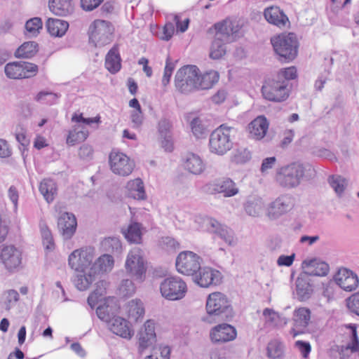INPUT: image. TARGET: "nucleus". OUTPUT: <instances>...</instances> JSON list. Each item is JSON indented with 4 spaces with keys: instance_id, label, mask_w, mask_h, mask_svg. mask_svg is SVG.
<instances>
[{
    "instance_id": "obj_8",
    "label": "nucleus",
    "mask_w": 359,
    "mask_h": 359,
    "mask_svg": "<svg viewBox=\"0 0 359 359\" xmlns=\"http://www.w3.org/2000/svg\"><path fill=\"white\" fill-rule=\"evenodd\" d=\"M160 292L165 299L177 301L183 299L187 292L185 281L179 276H170L165 278L160 284Z\"/></svg>"
},
{
    "instance_id": "obj_49",
    "label": "nucleus",
    "mask_w": 359,
    "mask_h": 359,
    "mask_svg": "<svg viewBox=\"0 0 359 359\" xmlns=\"http://www.w3.org/2000/svg\"><path fill=\"white\" fill-rule=\"evenodd\" d=\"M42 27L43 23L40 18L35 17L31 18L25 23L26 34L29 37L36 36Z\"/></svg>"
},
{
    "instance_id": "obj_61",
    "label": "nucleus",
    "mask_w": 359,
    "mask_h": 359,
    "mask_svg": "<svg viewBox=\"0 0 359 359\" xmlns=\"http://www.w3.org/2000/svg\"><path fill=\"white\" fill-rule=\"evenodd\" d=\"M276 162V158L274 156L268 157L263 159L260 171L262 174H266L269 170H271L273 168Z\"/></svg>"
},
{
    "instance_id": "obj_28",
    "label": "nucleus",
    "mask_w": 359,
    "mask_h": 359,
    "mask_svg": "<svg viewBox=\"0 0 359 359\" xmlns=\"http://www.w3.org/2000/svg\"><path fill=\"white\" fill-rule=\"evenodd\" d=\"M127 196L135 200H144L147 198L144 183L140 178L128 182L126 187Z\"/></svg>"
},
{
    "instance_id": "obj_5",
    "label": "nucleus",
    "mask_w": 359,
    "mask_h": 359,
    "mask_svg": "<svg viewBox=\"0 0 359 359\" xmlns=\"http://www.w3.org/2000/svg\"><path fill=\"white\" fill-rule=\"evenodd\" d=\"M124 267L128 276L138 283L144 282L147 269L144 252L139 248L130 250L127 255Z\"/></svg>"
},
{
    "instance_id": "obj_17",
    "label": "nucleus",
    "mask_w": 359,
    "mask_h": 359,
    "mask_svg": "<svg viewBox=\"0 0 359 359\" xmlns=\"http://www.w3.org/2000/svg\"><path fill=\"white\" fill-rule=\"evenodd\" d=\"M57 227L64 240L71 239L74 235L77 227L76 217L72 213H62L58 218Z\"/></svg>"
},
{
    "instance_id": "obj_13",
    "label": "nucleus",
    "mask_w": 359,
    "mask_h": 359,
    "mask_svg": "<svg viewBox=\"0 0 359 359\" xmlns=\"http://www.w3.org/2000/svg\"><path fill=\"white\" fill-rule=\"evenodd\" d=\"M111 171L121 176H128L132 173L135 163L125 154L112 151L109 157Z\"/></svg>"
},
{
    "instance_id": "obj_26",
    "label": "nucleus",
    "mask_w": 359,
    "mask_h": 359,
    "mask_svg": "<svg viewBox=\"0 0 359 359\" xmlns=\"http://www.w3.org/2000/svg\"><path fill=\"white\" fill-rule=\"evenodd\" d=\"M269 122L264 116H259L252 121L248 125L250 136L256 140L262 139L266 134Z\"/></svg>"
},
{
    "instance_id": "obj_25",
    "label": "nucleus",
    "mask_w": 359,
    "mask_h": 359,
    "mask_svg": "<svg viewBox=\"0 0 359 359\" xmlns=\"http://www.w3.org/2000/svg\"><path fill=\"white\" fill-rule=\"evenodd\" d=\"M206 222L211 232L218 235L229 245H231L233 243V232L230 228L211 217L208 218Z\"/></svg>"
},
{
    "instance_id": "obj_29",
    "label": "nucleus",
    "mask_w": 359,
    "mask_h": 359,
    "mask_svg": "<svg viewBox=\"0 0 359 359\" xmlns=\"http://www.w3.org/2000/svg\"><path fill=\"white\" fill-rule=\"evenodd\" d=\"M50 11L57 15L67 16L74 11L72 0H49Z\"/></svg>"
},
{
    "instance_id": "obj_50",
    "label": "nucleus",
    "mask_w": 359,
    "mask_h": 359,
    "mask_svg": "<svg viewBox=\"0 0 359 359\" xmlns=\"http://www.w3.org/2000/svg\"><path fill=\"white\" fill-rule=\"evenodd\" d=\"M190 126L194 135L196 138H203L207 135V129L199 118H194L191 121Z\"/></svg>"
},
{
    "instance_id": "obj_56",
    "label": "nucleus",
    "mask_w": 359,
    "mask_h": 359,
    "mask_svg": "<svg viewBox=\"0 0 359 359\" xmlns=\"http://www.w3.org/2000/svg\"><path fill=\"white\" fill-rule=\"evenodd\" d=\"M351 350L352 353L359 351V340L357 335L356 329L352 330L351 342L348 343L346 346L341 347V352Z\"/></svg>"
},
{
    "instance_id": "obj_43",
    "label": "nucleus",
    "mask_w": 359,
    "mask_h": 359,
    "mask_svg": "<svg viewBox=\"0 0 359 359\" xmlns=\"http://www.w3.org/2000/svg\"><path fill=\"white\" fill-rule=\"evenodd\" d=\"M330 187L339 197H341L348 186V181L341 175H332L328 178Z\"/></svg>"
},
{
    "instance_id": "obj_40",
    "label": "nucleus",
    "mask_w": 359,
    "mask_h": 359,
    "mask_svg": "<svg viewBox=\"0 0 359 359\" xmlns=\"http://www.w3.org/2000/svg\"><path fill=\"white\" fill-rule=\"evenodd\" d=\"M264 209V203L262 198L249 199L245 204V210L250 216L259 217L263 213Z\"/></svg>"
},
{
    "instance_id": "obj_46",
    "label": "nucleus",
    "mask_w": 359,
    "mask_h": 359,
    "mask_svg": "<svg viewBox=\"0 0 359 359\" xmlns=\"http://www.w3.org/2000/svg\"><path fill=\"white\" fill-rule=\"evenodd\" d=\"M102 248L106 252L119 254L122 250V245L118 238L109 237L102 241Z\"/></svg>"
},
{
    "instance_id": "obj_15",
    "label": "nucleus",
    "mask_w": 359,
    "mask_h": 359,
    "mask_svg": "<svg viewBox=\"0 0 359 359\" xmlns=\"http://www.w3.org/2000/svg\"><path fill=\"white\" fill-rule=\"evenodd\" d=\"M194 276V281L202 287L217 285L221 281V273L209 267L201 268Z\"/></svg>"
},
{
    "instance_id": "obj_14",
    "label": "nucleus",
    "mask_w": 359,
    "mask_h": 359,
    "mask_svg": "<svg viewBox=\"0 0 359 359\" xmlns=\"http://www.w3.org/2000/svg\"><path fill=\"white\" fill-rule=\"evenodd\" d=\"M237 336L236 328L229 324L222 323L212 327L210 332L211 341L215 344L233 341Z\"/></svg>"
},
{
    "instance_id": "obj_3",
    "label": "nucleus",
    "mask_w": 359,
    "mask_h": 359,
    "mask_svg": "<svg viewBox=\"0 0 359 359\" xmlns=\"http://www.w3.org/2000/svg\"><path fill=\"white\" fill-rule=\"evenodd\" d=\"M237 133V129L222 124L214 130L209 138V149L211 153L223 156L233 147V138Z\"/></svg>"
},
{
    "instance_id": "obj_54",
    "label": "nucleus",
    "mask_w": 359,
    "mask_h": 359,
    "mask_svg": "<svg viewBox=\"0 0 359 359\" xmlns=\"http://www.w3.org/2000/svg\"><path fill=\"white\" fill-rule=\"evenodd\" d=\"M21 67L22 69V74H25L23 79H28L36 75L39 71V67L36 65L28 62L21 61Z\"/></svg>"
},
{
    "instance_id": "obj_18",
    "label": "nucleus",
    "mask_w": 359,
    "mask_h": 359,
    "mask_svg": "<svg viewBox=\"0 0 359 359\" xmlns=\"http://www.w3.org/2000/svg\"><path fill=\"white\" fill-rule=\"evenodd\" d=\"M139 337V351L143 352L145 349L152 346L156 341L155 332V323L153 320H149L138 333Z\"/></svg>"
},
{
    "instance_id": "obj_11",
    "label": "nucleus",
    "mask_w": 359,
    "mask_h": 359,
    "mask_svg": "<svg viewBox=\"0 0 359 359\" xmlns=\"http://www.w3.org/2000/svg\"><path fill=\"white\" fill-rule=\"evenodd\" d=\"M93 259L94 249L85 247L74 250L69 255L68 263L72 269L78 272H84L91 267Z\"/></svg>"
},
{
    "instance_id": "obj_22",
    "label": "nucleus",
    "mask_w": 359,
    "mask_h": 359,
    "mask_svg": "<svg viewBox=\"0 0 359 359\" xmlns=\"http://www.w3.org/2000/svg\"><path fill=\"white\" fill-rule=\"evenodd\" d=\"M107 327L112 333L128 340H130L134 334L128 321L119 316H113L107 323Z\"/></svg>"
},
{
    "instance_id": "obj_38",
    "label": "nucleus",
    "mask_w": 359,
    "mask_h": 359,
    "mask_svg": "<svg viewBox=\"0 0 359 359\" xmlns=\"http://www.w3.org/2000/svg\"><path fill=\"white\" fill-rule=\"evenodd\" d=\"M38 52V44L34 41L23 43L15 52L17 58H32Z\"/></svg>"
},
{
    "instance_id": "obj_53",
    "label": "nucleus",
    "mask_w": 359,
    "mask_h": 359,
    "mask_svg": "<svg viewBox=\"0 0 359 359\" xmlns=\"http://www.w3.org/2000/svg\"><path fill=\"white\" fill-rule=\"evenodd\" d=\"M275 76L279 80L287 81V86L288 87L289 81L294 79L297 76V69L294 67L282 69Z\"/></svg>"
},
{
    "instance_id": "obj_30",
    "label": "nucleus",
    "mask_w": 359,
    "mask_h": 359,
    "mask_svg": "<svg viewBox=\"0 0 359 359\" xmlns=\"http://www.w3.org/2000/svg\"><path fill=\"white\" fill-rule=\"evenodd\" d=\"M96 280V276L93 271H85L84 272H79L74 278L73 282L75 287L81 290H87L90 285Z\"/></svg>"
},
{
    "instance_id": "obj_31",
    "label": "nucleus",
    "mask_w": 359,
    "mask_h": 359,
    "mask_svg": "<svg viewBox=\"0 0 359 359\" xmlns=\"http://www.w3.org/2000/svg\"><path fill=\"white\" fill-rule=\"evenodd\" d=\"M114 260L111 255L105 254L100 256L90 267L93 272L97 275L100 273L109 272L114 267Z\"/></svg>"
},
{
    "instance_id": "obj_59",
    "label": "nucleus",
    "mask_w": 359,
    "mask_h": 359,
    "mask_svg": "<svg viewBox=\"0 0 359 359\" xmlns=\"http://www.w3.org/2000/svg\"><path fill=\"white\" fill-rule=\"evenodd\" d=\"M294 346L299 351L303 358H308L311 351V346L309 342L298 340L295 342Z\"/></svg>"
},
{
    "instance_id": "obj_57",
    "label": "nucleus",
    "mask_w": 359,
    "mask_h": 359,
    "mask_svg": "<svg viewBox=\"0 0 359 359\" xmlns=\"http://www.w3.org/2000/svg\"><path fill=\"white\" fill-rule=\"evenodd\" d=\"M15 138L23 147H27L29 144V140L26 135V131L20 125H18L16 128Z\"/></svg>"
},
{
    "instance_id": "obj_47",
    "label": "nucleus",
    "mask_w": 359,
    "mask_h": 359,
    "mask_svg": "<svg viewBox=\"0 0 359 359\" xmlns=\"http://www.w3.org/2000/svg\"><path fill=\"white\" fill-rule=\"evenodd\" d=\"M227 43L215 36L211 46L210 57L214 60L221 58L226 53V43Z\"/></svg>"
},
{
    "instance_id": "obj_45",
    "label": "nucleus",
    "mask_w": 359,
    "mask_h": 359,
    "mask_svg": "<svg viewBox=\"0 0 359 359\" xmlns=\"http://www.w3.org/2000/svg\"><path fill=\"white\" fill-rule=\"evenodd\" d=\"M266 351L269 358L272 359L280 358L284 354V345L279 340L273 339L269 342Z\"/></svg>"
},
{
    "instance_id": "obj_63",
    "label": "nucleus",
    "mask_w": 359,
    "mask_h": 359,
    "mask_svg": "<svg viewBox=\"0 0 359 359\" xmlns=\"http://www.w3.org/2000/svg\"><path fill=\"white\" fill-rule=\"evenodd\" d=\"M93 155V149L90 145L83 144L79 151V156L81 158L88 160L92 158Z\"/></svg>"
},
{
    "instance_id": "obj_34",
    "label": "nucleus",
    "mask_w": 359,
    "mask_h": 359,
    "mask_svg": "<svg viewBox=\"0 0 359 359\" xmlns=\"http://www.w3.org/2000/svg\"><path fill=\"white\" fill-rule=\"evenodd\" d=\"M296 292L298 299L300 301H305L309 299L313 288L309 280L301 275L296 280Z\"/></svg>"
},
{
    "instance_id": "obj_19",
    "label": "nucleus",
    "mask_w": 359,
    "mask_h": 359,
    "mask_svg": "<svg viewBox=\"0 0 359 359\" xmlns=\"http://www.w3.org/2000/svg\"><path fill=\"white\" fill-rule=\"evenodd\" d=\"M336 283L344 290L351 292L355 290L359 284L357 275L352 271L343 268L335 275Z\"/></svg>"
},
{
    "instance_id": "obj_42",
    "label": "nucleus",
    "mask_w": 359,
    "mask_h": 359,
    "mask_svg": "<svg viewBox=\"0 0 359 359\" xmlns=\"http://www.w3.org/2000/svg\"><path fill=\"white\" fill-rule=\"evenodd\" d=\"M125 238L130 243H140L142 240L141 224H130L126 230L123 231Z\"/></svg>"
},
{
    "instance_id": "obj_21",
    "label": "nucleus",
    "mask_w": 359,
    "mask_h": 359,
    "mask_svg": "<svg viewBox=\"0 0 359 359\" xmlns=\"http://www.w3.org/2000/svg\"><path fill=\"white\" fill-rule=\"evenodd\" d=\"M215 29H216L215 37L228 43L235 40L239 30L238 25L230 20H223L216 23Z\"/></svg>"
},
{
    "instance_id": "obj_36",
    "label": "nucleus",
    "mask_w": 359,
    "mask_h": 359,
    "mask_svg": "<svg viewBox=\"0 0 359 359\" xmlns=\"http://www.w3.org/2000/svg\"><path fill=\"white\" fill-rule=\"evenodd\" d=\"M88 130L79 124L74 126V128L69 132L67 138V143L74 145L76 143L83 142L88 137Z\"/></svg>"
},
{
    "instance_id": "obj_33",
    "label": "nucleus",
    "mask_w": 359,
    "mask_h": 359,
    "mask_svg": "<svg viewBox=\"0 0 359 359\" xmlns=\"http://www.w3.org/2000/svg\"><path fill=\"white\" fill-rule=\"evenodd\" d=\"M46 27L51 36L60 37L67 31L69 24L65 20L49 18L46 23Z\"/></svg>"
},
{
    "instance_id": "obj_7",
    "label": "nucleus",
    "mask_w": 359,
    "mask_h": 359,
    "mask_svg": "<svg viewBox=\"0 0 359 359\" xmlns=\"http://www.w3.org/2000/svg\"><path fill=\"white\" fill-rule=\"evenodd\" d=\"M114 27L107 20H95L89 27V39L95 46H104L113 39Z\"/></svg>"
},
{
    "instance_id": "obj_32",
    "label": "nucleus",
    "mask_w": 359,
    "mask_h": 359,
    "mask_svg": "<svg viewBox=\"0 0 359 359\" xmlns=\"http://www.w3.org/2000/svg\"><path fill=\"white\" fill-rule=\"evenodd\" d=\"M184 167L189 172L200 175L205 169V164L198 155L189 153L186 156Z\"/></svg>"
},
{
    "instance_id": "obj_58",
    "label": "nucleus",
    "mask_w": 359,
    "mask_h": 359,
    "mask_svg": "<svg viewBox=\"0 0 359 359\" xmlns=\"http://www.w3.org/2000/svg\"><path fill=\"white\" fill-rule=\"evenodd\" d=\"M96 313L97 317L108 323L109 320L112 318L111 314L109 313V306L107 305H102L97 306L96 309Z\"/></svg>"
},
{
    "instance_id": "obj_2",
    "label": "nucleus",
    "mask_w": 359,
    "mask_h": 359,
    "mask_svg": "<svg viewBox=\"0 0 359 359\" xmlns=\"http://www.w3.org/2000/svg\"><path fill=\"white\" fill-rule=\"evenodd\" d=\"M207 316L203 320L212 323L226 320L233 316L232 308L224 294L217 292L209 294L206 302Z\"/></svg>"
},
{
    "instance_id": "obj_4",
    "label": "nucleus",
    "mask_w": 359,
    "mask_h": 359,
    "mask_svg": "<svg viewBox=\"0 0 359 359\" xmlns=\"http://www.w3.org/2000/svg\"><path fill=\"white\" fill-rule=\"evenodd\" d=\"M275 53L281 62L292 61L298 54L299 41L294 33H284L271 39Z\"/></svg>"
},
{
    "instance_id": "obj_1",
    "label": "nucleus",
    "mask_w": 359,
    "mask_h": 359,
    "mask_svg": "<svg viewBox=\"0 0 359 359\" xmlns=\"http://www.w3.org/2000/svg\"><path fill=\"white\" fill-rule=\"evenodd\" d=\"M315 170L310 165L292 163L281 167L277 170L276 181L282 188L293 189L298 187L304 180H309Z\"/></svg>"
},
{
    "instance_id": "obj_16",
    "label": "nucleus",
    "mask_w": 359,
    "mask_h": 359,
    "mask_svg": "<svg viewBox=\"0 0 359 359\" xmlns=\"http://www.w3.org/2000/svg\"><path fill=\"white\" fill-rule=\"evenodd\" d=\"M1 259L5 267L13 271L20 267L22 263L21 252L13 245L5 246L1 252Z\"/></svg>"
},
{
    "instance_id": "obj_20",
    "label": "nucleus",
    "mask_w": 359,
    "mask_h": 359,
    "mask_svg": "<svg viewBox=\"0 0 359 359\" xmlns=\"http://www.w3.org/2000/svg\"><path fill=\"white\" fill-rule=\"evenodd\" d=\"M210 194H223L224 197H231L238 193L236 183L230 178H224L208 185Z\"/></svg>"
},
{
    "instance_id": "obj_35",
    "label": "nucleus",
    "mask_w": 359,
    "mask_h": 359,
    "mask_svg": "<svg viewBox=\"0 0 359 359\" xmlns=\"http://www.w3.org/2000/svg\"><path fill=\"white\" fill-rule=\"evenodd\" d=\"M39 191L48 203H51L57 194L55 182L50 179H44L40 183Z\"/></svg>"
},
{
    "instance_id": "obj_48",
    "label": "nucleus",
    "mask_w": 359,
    "mask_h": 359,
    "mask_svg": "<svg viewBox=\"0 0 359 359\" xmlns=\"http://www.w3.org/2000/svg\"><path fill=\"white\" fill-rule=\"evenodd\" d=\"M251 158V153L246 148H238L233 151L231 156V162L236 164H244Z\"/></svg>"
},
{
    "instance_id": "obj_39",
    "label": "nucleus",
    "mask_w": 359,
    "mask_h": 359,
    "mask_svg": "<svg viewBox=\"0 0 359 359\" xmlns=\"http://www.w3.org/2000/svg\"><path fill=\"white\" fill-rule=\"evenodd\" d=\"M128 317L137 321L144 314L143 303L140 299H135L130 301L126 306Z\"/></svg>"
},
{
    "instance_id": "obj_52",
    "label": "nucleus",
    "mask_w": 359,
    "mask_h": 359,
    "mask_svg": "<svg viewBox=\"0 0 359 359\" xmlns=\"http://www.w3.org/2000/svg\"><path fill=\"white\" fill-rule=\"evenodd\" d=\"M172 123L167 118H162L158 123V131L161 137H171Z\"/></svg>"
},
{
    "instance_id": "obj_44",
    "label": "nucleus",
    "mask_w": 359,
    "mask_h": 359,
    "mask_svg": "<svg viewBox=\"0 0 359 359\" xmlns=\"http://www.w3.org/2000/svg\"><path fill=\"white\" fill-rule=\"evenodd\" d=\"M6 76L11 79H23L25 74L21 67V61L9 62L4 67Z\"/></svg>"
},
{
    "instance_id": "obj_37",
    "label": "nucleus",
    "mask_w": 359,
    "mask_h": 359,
    "mask_svg": "<svg viewBox=\"0 0 359 359\" xmlns=\"http://www.w3.org/2000/svg\"><path fill=\"white\" fill-rule=\"evenodd\" d=\"M311 319V311L306 308H299L294 312V326L296 328H305L308 326Z\"/></svg>"
},
{
    "instance_id": "obj_9",
    "label": "nucleus",
    "mask_w": 359,
    "mask_h": 359,
    "mask_svg": "<svg viewBox=\"0 0 359 359\" xmlns=\"http://www.w3.org/2000/svg\"><path fill=\"white\" fill-rule=\"evenodd\" d=\"M262 93L263 97L269 101L280 102L289 97L290 89L287 86V81L279 80L274 76L264 81Z\"/></svg>"
},
{
    "instance_id": "obj_10",
    "label": "nucleus",
    "mask_w": 359,
    "mask_h": 359,
    "mask_svg": "<svg viewBox=\"0 0 359 359\" xmlns=\"http://www.w3.org/2000/svg\"><path fill=\"white\" fill-rule=\"evenodd\" d=\"M296 203V198L292 194H281L269 205L266 215L271 219H277L292 211Z\"/></svg>"
},
{
    "instance_id": "obj_6",
    "label": "nucleus",
    "mask_w": 359,
    "mask_h": 359,
    "mask_svg": "<svg viewBox=\"0 0 359 359\" xmlns=\"http://www.w3.org/2000/svg\"><path fill=\"white\" fill-rule=\"evenodd\" d=\"M199 69L196 65L181 67L175 76L176 89L182 94H189L198 90Z\"/></svg>"
},
{
    "instance_id": "obj_51",
    "label": "nucleus",
    "mask_w": 359,
    "mask_h": 359,
    "mask_svg": "<svg viewBox=\"0 0 359 359\" xmlns=\"http://www.w3.org/2000/svg\"><path fill=\"white\" fill-rule=\"evenodd\" d=\"M119 293L123 297L132 296L136 290V287L130 279H123L119 286Z\"/></svg>"
},
{
    "instance_id": "obj_60",
    "label": "nucleus",
    "mask_w": 359,
    "mask_h": 359,
    "mask_svg": "<svg viewBox=\"0 0 359 359\" xmlns=\"http://www.w3.org/2000/svg\"><path fill=\"white\" fill-rule=\"evenodd\" d=\"M104 0H81V7L83 11H92L97 8Z\"/></svg>"
},
{
    "instance_id": "obj_55",
    "label": "nucleus",
    "mask_w": 359,
    "mask_h": 359,
    "mask_svg": "<svg viewBox=\"0 0 359 359\" xmlns=\"http://www.w3.org/2000/svg\"><path fill=\"white\" fill-rule=\"evenodd\" d=\"M348 309L353 313L359 316V292L353 294L346 299Z\"/></svg>"
},
{
    "instance_id": "obj_62",
    "label": "nucleus",
    "mask_w": 359,
    "mask_h": 359,
    "mask_svg": "<svg viewBox=\"0 0 359 359\" xmlns=\"http://www.w3.org/2000/svg\"><path fill=\"white\" fill-rule=\"evenodd\" d=\"M19 300V294L15 290H9L6 292V308L9 309L11 306L14 305Z\"/></svg>"
},
{
    "instance_id": "obj_64",
    "label": "nucleus",
    "mask_w": 359,
    "mask_h": 359,
    "mask_svg": "<svg viewBox=\"0 0 359 359\" xmlns=\"http://www.w3.org/2000/svg\"><path fill=\"white\" fill-rule=\"evenodd\" d=\"M11 154V149L7 141L0 139V158H8Z\"/></svg>"
},
{
    "instance_id": "obj_27",
    "label": "nucleus",
    "mask_w": 359,
    "mask_h": 359,
    "mask_svg": "<svg viewBox=\"0 0 359 359\" xmlns=\"http://www.w3.org/2000/svg\"><path fill=\"white\" fill-rule=\"evenodd\" d=\"M121 56L117 45H114L105 57V67L111 74H116L121 67Z\"/></svg>"
},
{
    "instance_id": "obj_23",
    "label": "nucleus",
    "mask_w": 359,
    "mask_h": 359,
    "mask_svg": "<svg viewBox=\"0 0 359 359\" xmlns=\"http://www.w3.org/2000/svg\"><path fill=\"white\" fill-rule=\"evenodd\" d=\"M302 268L305 275L311 276H325L327 275L329 265L319 259L304 260L302 262Z\"/></svg>"
},
{
    "instance_id": "obj_12",
    "label": "nucleus",
    "mask_w": 359,
    "mask_h": 359,
    "mask_svg": "<svg viewBox=\"0 0 359 359\" xmlns=\"http://www.w3.org/2000/svg\"><path fill=\"white\" fill-rule=\"evenodd\" d=\"M201 257L191 251L181 252L176 258L177 271L185 276H194L200 269Z\"/></svg>"
},
{
    "instance_id": "obj_24",
    "label": "nucleus",
    "mask_w": 359,
    "mask_h": 359,
    "mask_svg": "<svg viewBox=\"0 0 359 359\" xmlns=\"http://www.w3.org/2000/svg\"><path fill=\"white\" fill-rule=\"evenodd\" d=\"M266 20L280 28L286 27L290 24L287 16L278 6H272L266 8L264 11Z\"/></svg>"
},
{
    "instance_id": "obj_41",
    "label": "nucleus",
    "mask_w": 359,
    "mask_h": 359,
    "mask_svg": "<svg viewBox=\"0 0 359 359\" xmlns=\"http://www.w3.org/2000/svg\"><path fill=\"white\" fill-rule=\"evenodd\" d=\"M199 76L200 79L198 80V90L212 88L219 80V74L215 71H210L203 74H201L199 72Z\"/></svg>"
}]
</instances>
